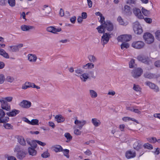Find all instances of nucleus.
Here are the masks:
<instances>
[{"label": "nucleus", "mask_w": 160, "mask_h": 160, "mask_svg": "<svg viewBox=\"0 0 160 160\" xmlns=\"http://www.w3.org/2000/svg\"><path fill=\"white\" fill-rule=\"evenodd\" d=\"M133 29L135 33L137 34H140L143 32L141 25L137 22H135L134 24Z\"/></svg>", "instance_id": "nucleus-4"}, {"label": "nucleus", "mask_w": 160, "mask_h": 160, "mask_svg": "<svg viewBox=\"0 0 160 160\" xmlns=\"http://www.w3.org/2000/svg\"><path fill=\"white\" fill-rule=\"evenodd\" d=\"M111 38L110 34L108 33H104L102 37L101 41L103 45L107 44Z\"/></svg>", "instance_id": "nucleus-9"}, {"label": "nucleus", "mask_w": 160, "mask_h": 160, "mask_svg": "<svg viewBox=\"0 0 160 160\" xmlns=\"http://www.w3.org/2000/svg\"><path fill=\"white\" fill-rule=\"evenodd\" d=\"M144 77L149 79H153L157 78V76L154 74L149 72H146L144 73Z\"/></svg>", "instance_id": "nucleus-21"}, {"label": "nucleus", "mask_w": 160, "mask_h": 160, "mask_svg": "<svg viewBox=\"0 0 160 160\" xmlns=\"http://www.w3.org/2000/svg\"><path fill=\"white\" fill-rule=\"evenodd\" d=\"M102 25H103L105 29L108 31H111L113 30V25L109 20L106 21Z\"/></svg>", "instance_id": "nucleus-11"}, {"label": "nucleus", "mask_w": 160, "mask_h": 160, "mask_svg": "<svg viewBox=\"0 0 160 160\" xmlns=\"http://www.w3.org/2000/svg\"><path fill=\"white\" fill-rule=\"evenodd\" d=\"M91 122L93 125L96 127L99 126L101 123L100 121L96 118H92Z\"/></svg>", "instance_id": "nucleus-25"}, {"label": "nucleus", "mask_w": 160, "mask_h": 160, "mask_svg": "<svg viewBox=\"0 0 160 160\" xmlns=\"http://www.w3.org/2000/svg\"><path fill=\"white\" fill-rule=\"evenodd\" d=\"M31 103L30 101L26 100H23L19 104L20 106L25 108H29L31 107Z\"/></svg>", "instance_id": "nucleus-10"}, {"label": "nucleus", "mask_w": 160, "mask_h": 160, "mask_svg": "<svg viewBox=\"0 0 160 160\" xmlns=\"http://www.w3.org/2000/svg\"><path fill=\"white\" fill-rule=\"evenodd\" d=\"M145 83L146 85L149 86L150 88L153 89L154 91L158 92L159 91L158 87L154 83L149 81L145 82Z\"/></svg>", "instance_id": "nucleus-17"}, {"label": "nucleus", "mask_w": 160, "mask_h": 160, "mask_svg": "<svg viewBox=\"0 0 160 160\" xmlns=\"http://www.w3.org/2000/svg\"><path fill=\"white\" fill-rule=\"evenodd\" d=\"M64 136L65 137L67 138V140L66 142H69L72 139V137L71 136L70 134L68 132H66L64 134Z\"/></svg>", "instance_id": "nucleus-34"}, {"label": "nucleus", "mask_w": 160, "mask_h": 160, "mask_svg": "<svg viewBox=\"0 0 160 160\" xmlns=\"http://www.w3.org/2000/svg\"><path fill=\"white\" fill-rule=\"evenodd\" d=\"M20 111L19 110L14 109L10 112L6 113V114L9 117H14L19 113Z\"/></svg>", "instance_id": "nucleus-23"}, {"label": "nucleus", "mask_w": 160, "mask_h": 160, "mask_svg": "<svg viewBox=\"0 0 160 160\" xmlns=\"http://www.w3.org/2000/svg\"><path fill=\"white\" fill-rule=\"evenodd\" d=\"M8 3L11 7H13L15 5V1H8Z\"/></svg>", "instance_id": "nucleus-57"}, {"label": "nucleus", "mask_w": 160, "mask_h": 160, "mask_svg": "<svg viewBox=\"0 0 160 160\" xmlns=\"http://www.w3.org/2000/svg\"><path fill=\"white\" fill-rule=\"evenodd\" d=\"M83 19H85L87 18V13L86 12H82V17Z\"/></svg>", "instance_id": "nucleus-64"}, {"label": "nucleus", "mask_w": 160, "mask_h": 160, "mask_svg": "<svg viewBox=\"0 0 160 160\" xmlns=\"http://www.w3.org/2000/svg\"><path fill=\"white\" fill-rule=\"evenodd\" d=\"M135 63V60L133 59H132L129 63V66L130 68H133V65Z\"/></svg>", "instance_id": "nucleus-54"}, {"label": "nucleus", "mask_w": 160, "mask_h": 160, "mask_svg": "<svg viewBox=\"0 0 160 160\" xmlns=\"http://www.w3.org/2000/svg\"><path fill=\"white\" fill-rule=\"evenodd\" d=\"M142 72V70L141 68H138L132 70V75L133 78H137L140 77Z\"/></svg>", "instance_id": "nucleus-6"}, {"label": "nucleus", "mask_w": 160, "mask_h": 160, "mask_svg": "<svg viewBox=\"0 0 160 160\" xmlns=\"http://www.w3.org/2000/svg\"><path fill=\"white\" fill-rule=\"evenodd\" d=\"M143 147L144 148H147L148 149L151 150L153 149V146L152 145L149 143H145L143 145Z\"/></svg>", "instance_id": "nucleus-46"}, {"label": "nucleus", "mask_w": 160, "mask_h": 160, "mask_svg": "<svg viewBox=\"0 0 160 160\" xmlns=\"http://www.w3.org/2000/svg\"><path fill=\"white\" fill-rule=\"evenodd\" d=\"M155 66L157 68L160 67V60H158L154 62Z\"/></svg>", "instance_id": "nucleus-59"}, {"label": "nucleus", "mask_w": 160, "mask_h": 160, "mask_svg": "<svg viewBox=\"0 0 160 160\" xmlns=\"http://www.w3.org/2000/svg\"><path fill=\"white\" fill-rule=\"evenodd\" d=\"M144 21L147 23L150 24L152 22V19L150 18H144Z\"/></svg>", "instance_id": "nucleus-56"}, {"label": "nucleus", "mask_w": 160, "mask_h": 160, "mask_svg": "<svg viewBox=\"0 0 160 160\" xmlns=\"http://www.w3.org/2000/svg\"><path fill=\"white\" fill-rule=\"evenodd\" d=\"M124 13L127 15H130L132 13V12L130 7L128 5H125L124 8Z\"/></svg>", "instance_id": "nucleus-29"}, {"label": "nucleus", "mask_w": 160, "mask_h": 160, "mask_svg": "<svg viewBox=\"0 0 160 160\" xmlns=\"http://www.w3.org/2000/svg\"><path fill=\"white\" fill-rule=\"evenodd\" d=\"M80 79L82 82H85L89 78V75L88 73H82L80 76Z\"/></svg>", "instance_id": "nucleus-27"}, {"label": "nucleus", "mask_w": 160, "mask_h": 160, "mask_svg": "<svg viewBox=\"0 0 160 160\" xmlns=\"http://www.w3.org/2000/svg\"><path fill=\"white\" fill-rule=\"evenodd\" d=\"M89 94L92 98H96L98 96L97 92L93 90H89Z\"/></svg>", "instance_id": "nucleus-36"}, {"label": "nucleus", "mask_w": 160, "mask_h": 160, "mask_svg": "<svg viewBox=\"0 0 160 160\" xmlns=\"http://www.w3.org/2000/svg\"><path fill=\"white\" fill-rule=\"evenodd\" d=\"M155 34L157 39L160 41V31H157L155 32Z\"/></svg>", "instance_id": "nucleus-55"}, {"label": "nucleus", "mask_w": 160, "mask_h": 160, "mask_svg": "<svg viewBox=\"0 0 160 160\" xmlns=\"http://www.w3.org/2000/svg\"><path fill=\"white\" fill-rule=\"evenodd\" d=\"M69 151L68 149H63V153L64 156H66L67 158H69V155L68 154Z\"/></svg>", "instance_id": "nucleus-45"}, {"label": "nucleus", "mask_w": 160, "mask_h": 160, "mask_svg": "<svg viewBox=\"0 0 160 160\" xmlns=\"http://www.w3.org/2000/svg\"><path fill=\"white\" fill-rule=\"evenodd\" d=\"M131 36L129 35L124 34L120 35L117 38L118 42H125L129 41L131 39Z\"/></svg>", "instance_id": "nucleus-3"}, {"label": "nucleus", "mask_w": 160, "mask_h": 160, "mask_svg": "<svg viewBox=\"0 0 160 160\" xmlns=\"http://www.w3.org/2000/svg\"><path fill=\"white\" fill-rule=\"evenodd\" d=\"M96 29L98 30V32L100 33H104L105 31V29L103 25H102V24L100 26L97 27Z\"/></svg>", "instance_id": "nucleus-32"}, {"label": "nucleus", "mask_w": 160, "mask_h": 160, "mask_svg": "<svg viewBox=\"0 0 160 160\" xmlns=\"http://www.w3.org/2000/svg\"><path fill=\"white\" fill-rule=\"evenodd\" d=\"M5 113L3 109H0V123H6L9 121V117H5Z\"/></svg>", "instance_id": "nucleus-5"}, {"label": "nucleus", "mask_w": 160, "mask_h": 160, "mask_svg": "<svg viewBox=\"0 0 160 160\" xmlns=\"http://www.w3.org/2000/svg\"><path fill=\"white\" fill-rule=\"evenodd\" d=\"M41 156L43 158H46L50 157V154L48 152V150H47L42 153Z\"/></svg>", "instance_id": "nucleus-39"}, {"label": "nucleus", "mask_w": 160, "mask_h": 160, "mask_svg": "<svg viewBox=\"0 0 160 160\" xmlns=\"http://www.w3.org/2000/svg\"><path fill=\"white\" fill-rule=\"evenodd\" d=\"M36 140H33L31 142V144L30 145L31 147H30V148H36L37 145V142H36Z\"/></svg>", "instance_id": "nucleus-47"}, {"label": "nucleus", "mask_w": 160, "mask_h": 160, "mask_svg": "<svg viewBox=\"0 0 160 160\" xmlns=\"http://www.w3.org/2000/svg\"><path fill=\"white\" fill-rule=\"evenodd\" d=\"M18 142L21 145L23 146L26 145V141L23 137L21 136H19L18 137Z\"/></svg>", "instance_id": "nucleus-28"}, {"label": "nucleus", "mask_w": 160, "mask_h": 160, "mask_svg": "<svg viewBox=\"0 0 160 160\" xmlns=\"http://www.w3.org/2000/svg\"><path fill=\"white\" fill-rule=\"evenodd\" d=\"M28 84V83L25 82L24 85H23L22 88L23 89H26L27 88H29L28 86L27 85Z\"/></svg>", "instance_id": "nucleus-62"}, {"label": "nucleus", "mask_w": 160, "mask_h": 160, "mask_svg": "<svg viewBox=\"0 0 160 160\" xmlns=\"http://www.w3.org/2000/svg\"><path fill=\"white\" fill-rule=\"evenodd\" d=\"M81 132L77 129H75L74 130V134L77 136H79L81 134Z\"/></svg>", "instance_id": "nucleus-53"}, {"label": "nucleus", "mask_w": 160, "mask_h": 160, "mask_svg": "<svg viewBox=\"0 0 160 160\" xmlns=\"http://www.w3.org/2000/svg\"><path fill=\"white\" fill-rule=\"evenodd\" d=\"M21 30L24 31H28L34 28V27L31 26L22 25L21 27Z\"/></svg>", "instance_id": "nucleus-24"}, {"label": "nucleus", "mask_w": 160, "mask_h": 160, "mask_svg": "<svg viewBox=\"0 0 160 160\" xmlns=\"http://www.w3.org/2000/svg\"><path fill=\"white\" fill-rule=\"evenodd\" d=\"M84 153L85 155L88 156H90L92 154L91 152L89 149H87L84 152Z\"/></svg>", "instance_id": "nucleus-63"}, {"label": "nucleus", "mask_w": 160, "mask_h": 160, "mask_svg": "<svg viewBox=\"0 0 160 160\" xmlns=\"http://www.w3.org/2000/svg\"><path fill=\"white\" fill-rule=\"evenodd\" d=\"M144 46L145 43L142 41H135L132 44V46L133 48L138 49L143 48Z\"/></svg>", "instance_id": "nucleus-7"}, {"label": "nucleus", "mask_w": 160, "mask_h": 160, "mask_svg": "<svg viewBox=\"0 0 160 160\" xmlns=\"http://www.w3.org/2000/svg\"><path fill=\"white\" fill-rule=\"evenodd\" d=\"M129 47V45L128 43L122 42L121 45V47L122 49H123L124 48H127Z\"/></svg>", "instance_id": "nucleus-42"}, {"label": "nucleus", "mask_w": 160, "mask_h": 160, "mask_svg": "<svg viewBox=\"0 0 160 160\" xmlns=\"http://www.w3.org/2000/svg\"><path fill=\"white\" fill-rule=\"evenodd\" d=\"M76 17L75 16H73L70 18V20L71 22L74 24L75 23L76 21Z\"/></svg>", "instance_id": "nucleus-58"}, {"label": "nucleus", "mask_w": 160, "mask_h": 160, "mask_svg": "<svg viewBox=\"0 0 160 160\" xmlns=\"http://www.w3.org/2000/svg\"><path fill=\"white\" fill-rule=\"evenodd\" d=\"M133 13L138 18L140 19L144 18V17L142 14L140 9L135 8H133Z\"/></svg>", "instance_id": "nucleus-15"}, {"label": "nucleus", "mask_w": 160, "mask_h": 160, "mask_svg": "<svg viewBox=\"0 0 160 160\" xmlns=\"http://www.w3.org/2000/svg\"><path fill=\"white\" fill-rule=\"evenodd\" d=\"M0 102L1 104V108L2 109L7 111H9L10 110V106L7 101L2 99H1Z\"/></svg>", "instance_id": "nucleus-8"}, {"label": "nucleus", "mask_w": 160, "mask_h": 160, "mask_svg": "<svg viewBox=\"0 0 160 160\" xmlns=\"http://www.w3.org/2000/svg\"><path fill=\"white\" fill-rule=\"evenodd\" d=\"M137 59L138 61L147 64H149L151 62L150 59L148 57L146 58L141 56H139L137 57Z\"/></svg>", "instance_id": "nucleus-16"}, {"label": "nucleus", "mask_w": 160, "mask_h": 160, "mask_svg": "<svg viewBox=\"0 0 160 160\" xmlns=\"http://www.w3.org/2000/svg\"><path fill=\"white\" fill-rule=\"evenodd\" d=\"M88 59L89 61L92 63H95L97 62V58L94 55H90L88 56Z\"/></svg>", "instance_id": "nucleus-31"}, {"label": "nucleus", "mask_w": 160, "mask_h": 160, "mask_svg": "<svg viewBox=\"0 0 160 160\" xmlns=\"http://www.w3.org/2000/svg\"><path fill=\"white\" fill-rule=\"evenodd\" d=\"M36 148L28 147V153L30 155L32 156H36L37 154V151Z\"/></svg>", "instance_id": "nucleus-22"}, {"label": "nucleus", "mask_w": 160, "mask_h": 160, "mask_svg": "<svg viewBox=\"0 0 160 160\" xmlns=\"http://www.w3.org/2000/svg\"><path fill=\"white\" fill-rule=\"evenodd\" d=\"M148 140L151 143H154L156 142H157L158 140L156 138L152 137L151 138H149L148 139Z\"/></svg>", "instance_id": "nucleus-49"}, {"label": "nucleus", "mask_w": 160, "mask_h": 160, "mask_svg": "<svg viewBox=\"0 0 160 160\" xmlns=\"http://www.w3.org/2000/svg\"><path fill=\"white\" fill-rule=\"evenodd\" d=\"M5 79V78L4 75L2 74H0V84L3 83Z\"/></svg>", "instance_id": "nucleus-50"}, {"label": "nucleus", "mask_w": 160, "mask_h": 160, "mask_svg": "<svg viewBox=\"0 0 160 160\" xmlns=\"http://www.w3.org/2000/svg\"><path fill=\"white\" fill-rule=\"evenodd\" d=\"M0 55L8 59L9 58L8 54L3 49H0Z\"/></svg>", "instance_id": "nucleus-33"}, {"label": "nucleus", "mask_w": 160, "mask_h": 160, "mask_svg": "<svg viewBox=\"0 0 160 160\" xmlns=\"http://www.w3.org/2000/svg\"><path fill=\"white\" fill-rule=\"evenodd\" d=\"M137 107V106H134L133 112H134L135 113L138 114H140L141 113L140 111L141 110H142V109L141 108H140L139 109L135 108H136Z\"/></svg>", "instance_id": "nucleus-52"}, {"label": "nucleus", "mask_w": 160, "mask_h": 160, "mask_svg": "<svg viewBox=\"0 0 160 160\" xmlns=\"http://www.w3.org/2000/svg\"><path fill=\"white\" fill-rule=\"evenodd\" d=\"M6 80L7 82L12 83L14 81V79L12 77L8 76L7 77Z\"/></svg>", "instance_id": "nucleus-44"}, {"label": "nucleus", "mask_w": 160, "mask_h": 160, "mask_svg": "<svg viewBox=\"0 0 160 160\" xmlns=\"http://www.w3.org/2000/svg\"><path fill=\"white\" fill-rule=\"evenodd\" d=\"M55 119L58 123L63 122L65 120L64 118L61 115H56Z\"/></svg>", "instance_id": "nucleus-30"}, {"label": "nucleus", "mask_w": 160, "mask_h": 160, "mask_svg": "<svg viewBox=\"0 0 160 160\" xmlns=\"http://www.w3.org/2000/svg\"><path fill=\"white\" fill-rule=\"evenodd\" d=\"M105 18L102 15L100 17V19L99 22H100L101 24L104 23L106 21H105Z\"/></svg>", "instance_id": "nucleus-60"}, {"label": "nucleus", "mask_w": 160, "mask_h": 160, "mask_svg": "<svg viewBox=\"0 0 160 160\" xmlns=\"http://www.w3.org/2000/svg\"><path fill=\"white\" fill-rule=\"evenodd\" d=\"M142 11L143 14L146 16H148L150 14V12L143 7L142 8Z\"/></svg>", "instance_id": "nucleus-40"}, {"label": "nucleus", "mask_w": 160, "mask_h": 160, "mask_svg": "<svg viewBox=\"0 0 160 160\" xmlns=\"http://www.w3.org/2000/svg\"><path fill=\"white\" fill-rule=\"evenodd\" d=\"M94 65L93 64V63L92 62H89L87 64H86L84 66V68H89V69H92L94 68Z\"/></svg>", "instance_id": "nucleus-38"}, {"label": "nucleus", "mask_w": 160, "mask_h": 160, "mask_svg": "<svg viewBox=\"0 0 160 160\" xmlns=\"http://www.w3.org/2000/svg\"><path fill=\"white\" fill-rule=\"evenodd\" d=\"M23 46V44L20 43L16 45H13L9 46L10 51L13 52H18L19 49Z\"/></svg>", "instance_id": "nucleus-12"}, {"label": "nucleus", "mask_w": 160, "mask_h": 160, "mask_svg": "<svg viewBox=\"0 0 160 160\" xmlns=\"http://www.w3.org/2000/svg\"><path fill=\"white\" fill-rule=\"evenodd\" d=\"M143 38L146 43L148 44H151L154 41L153 36L150 33L146 32L144 33Z\"/></svg>", "instance_id": "nucleus-2"}, {"label": "nucleus", "mask_w": 160, "mask_h": 160, "mask_svg": "<svg viewBox=\"0 0 160 160\" xmlns=\"http://www.w3.org/2000/svg\"><path fill=\"white\" fill-rule=\"evenodd\" d=\"M12 99L13 98L12 97H8L3 98L2 100H4L7 102H10L12 101Z\"/></svg>", "instance_id": "nucleus-51"}, {"label": "nucleus", "mask_w": 160, "mask_h": 160, "mask_svg": "<svg viewBox=\"0 0 160 160\" xmlns=\"http://www.w3.org/2000/svg\"><path fill=\"white\" fill-rule=\"evenodd\" d=\"M14 151L17 152V157L19 159H22L25 157L26 155V153L24 151L21 150V147L18 145H17L15 147Z\"/></svg>", "instance_id": "nucleus-1"}, {"label": "nucleus", "mask_w": 160, "mask_h": 160, "mask_svg": "<svg viewBox=\"0 0 160 160\" xmlns=\"http://www.w3.org/2000/svg\"><path fill=\"white\" fill-rule=\"evenodd\" d=\"M117 20L119 22V23L121 25H126L127 24V22H125L122 18L120 16L118 17L117 19Z\"/></svg>", "instance_id": "nucleus-35"}, {"label": "nucleus", "mask_w": 160, "mask_h": 160, "mask_svg": "<svg viewBox=\"0 0 160 160\" xmlns=\"http://www.w3.org/2000/svg\"><path fill=\"white\" fill-rule=\"evenodd\" d=\"M141 141L139 140H136L133 144V148L136 150H139L142 147Z\"/></svg>", "instance_id": "nucleus-20"}, {"label": "nucleus", "mask_w": 160, "mask_h": 160, "mask_svg": "<svg viewBox=\"0 0 160 160\" xmlns=\"http://www.w3.org/2000/svg\"><path fill=\"white\" fill-rule=\"evenodd\" d=\"M75 72L76 73V76L79 77L83 73V71L81 69H78L75 70Z\"/></svg>", "instance_id": "nucleus-41"}, {"label": "nucleus", "mask_w": 160, "mask_h": 160, "mask_svg": "<svg viewBox=\"0 0 160 160\" xmlns=\"http://www.w3.org/2000/svg\"><path fill=\"white\" fill-rule=\"evenodd\" d=\"M3 127L7 129H12L13 126H12L10 124L8 123H5L3 124Z\"/></svg>", "instance_id": "nucleus-43"}, {"label": "nucleus", "mask_w": 160, "mask_h": 160, "mask_svg": "<svg viewBox=\"0 0 160 160\" xmlns=\"http://www.w3.org/2000/svg\"><path fill=\"white\" fill-rule=\"evenodd\" d=\"M53 150L56 152L63 151V148L61 146L56 145L52 147Z\"/></svg>", "instance_id": "nucleus-26"}, {"label": "nucleus", "mask_w": 160, "mask_h": 160, "mask_svg": "<svg viewBox=\"0 0 160 160\" xmlns=\"http://www.w3.org/2000/svg\"><path fill=\"white\" fill-rule=\"evenodd\" d=\"M38 120L37 119H32L31 121H30V125H34L38 124Z\"/></svg>", "instance_id": "nucleus-48"}, {"label": "nucleus", "mask_w": 160, "mask_h": 160, "mask_svg": "<svg viewBox=\"0 0 160 160\" xmlns=\"http://www.w3.org/2000/svg\"><path fill=\"white\" fill-rule=\"evenodd\" d=\"M136 152L131 150H128L125 153V156L128 159L133 158L136 156Z\"/></svg>", "instance_id": "nucleus-13"}, {"label": "nucleus", "mask_w": 160, "mask_h": 160, "mask_svg": "<svg viewBox=\"0 0 160 160\" xmlns=\"http://www.w3.org/2000/svg\"><path fill=\"white\" fill-rule=\"evenodd\" d=\"M37 143H38L39 145H41L42 146H44L46 145V144L45 142H42L40 141H39V140H37L36 141Z\"/></svg>", "instance_id": "nucleus-61"}, {"label": "nucleus", "mask_w": 160, "mask_h": 160, "mask_svg": "<svg viewBox=\"0 0 160 160\" xmlns=\"http://www.w3.org/2000/svg\"><path fill=\"white\" fill-rule=\"evenodd\" d=\"M87 123V122L85 120H79L76 119L74 122V123L78 126V128L80 129H81L83 126Z\"/></svg>", "instance_id": "nucleus-18"}, {"label": "nucleus", "mask_w": 160, "mask_h": 160, "mask_svg": "<svg viewBox=\"0 0 160 160\" xmlns=\"http://www.w3.org/2000/svg\"><path fill=\"white\" fill-rule=\"evenodd\" d=\"M27 56L28 60L31 62H35L37 59V57L35 54H29Z\"/></svg>", "instance_id": "nucleus-19"}, {"label": "nucleus", "mask_w": 160, "mask_h": 160, "mask_svg": "<svg viewBox=\"0 0 160 160\" xmlns=\"http://www.w3.org/2000/svg\"><path fill=\"white\" fill-rule=\"evenodd\" d=\"M133 89L137 92H140L141 91V88L138 85L134 84Z\"/></svg>", "instance_id": "nucleus-37"}, {"label": "nucleus", "mask_w": 160, "mask_h": 160, "mask_svg": "<svg viewBox=\"0 0 160 160\" xmlns=\"http://www.w3.org/2000/svg\"><path fill=\"white\" fill-rule=\"evenodd\" d=\"M46 30L48 32L56 34L57 32H60L61 29L60 28H56L53 26H50L47 28Z\"/></svg>", "instance_id": "nucleus-14"}]
</instances>
